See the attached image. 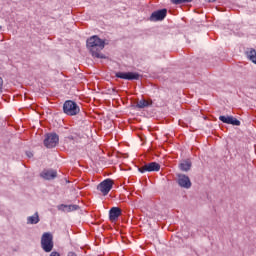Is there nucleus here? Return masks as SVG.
I'll return each mask as SVG.
<instances>
[{"mask_svg": "<svg viewBox=\"0 0 256 256\" xmlns=\"http://www.w3.org/2000/svg\"><path fill=\"white\" fill-rule=\"evenodd\" d=\"M191 162L190 160H183L180 164H179V169L180 171H190L191 170Z\"/></svg>", "mask_w": 256, "mask_h": 256, "instance_id": "nucleus-14", "label": "nucleus"}, {"mask_svg": "<svg viewBox=\"0 0 256 256\" xmlns=\"http://www.w3.org/2000/svg\"><path fill=\"white\" fill-rule=\"evenodd\" d=\"M167 17V9L155 11L150 16V21H163Z\"/></svg>", "mask_w": 256, "mask_h": 256, "instance_id": "nucleus-9", "label": "nucleus"}, {"mask_svg": "<svg viewBox=\"0 0 256 256\" xmlns=\"http://www.w3.org/2000/svg\"><path fill=\"white\" fill-rule=\"evenodd\" d=\"M118 79H125L126 81H139V73L137 72H118L116 73Z\"/></svg>", "mask_w": 256, "mask_h": 256, "instance_id": "nucleus-7", "label": "nucleus"}, {"mask_svg": "<svg viewBox=\"0 0 256 256\" xmlns=\"http://www.w3.org/2000/svg\"><path fill=\"white\" fill-rule=\"evenodd\" d=\"M41 247L45 253H51L53 251V234L45 232L41 237Z\"/></svg>", "mask_w": 256, "mask_h": 256, "instance_id": "nucleus-3", "label": "nucleus"}, {"mask_svg": "<svg viewBox=\"0 0 256 256\" xmlns=\"http://www.w3.org/2000/svg\"><path fill=\"white\" fill-rule=\"evenodd\" d=\"M68 256H77V254H75V252H69Z\"/></svg>", "mask_w": 256, "mask_h": 256, "instance_id": "nucleus-21", "label": "nucleus"}, {"mask_svg": "<svg viewBox=\"0 0 256 256\" xmlns=\"http://www.w3.org/2000/svg\"><path fill=\"white\" fill-rule=\"evenodd\" d=\"M178 185L183 187V189H191V179H189V176L187 175L179 174Z\"/></svg>", "mask_w": 256, "mask_h": 256, "instance_id": "nucleus-8", "label": "nucleus"}, {"mask_svg": "<svg viewBox=\"0 0 256 256\" xmlns=\"http://www.w3.org/2000/svg\"><path fill=\"white\" fill-rule=\"evenodd\" d=\"M1 29H3V26L0 25V31H1Z\"/></svg>", "mask_w": 256, "mask_h": 256, "instance_id": "nucleus-23", "label": "nucleus"}, {"mask_svg": "<svg viewBox=\"0 0 256 256\" xmlns=\"http://www.w3.org/2000/svg\"><path fill=\"white\" fill-rule=\"evenodd\" d=\"M161 165L157 162H150L148 164H145L144 166L138 168V171L140 173H151L153 171H160Z\"/></svg>", "mask_w": 256, "mask_h": 256, "instance_id": "nucleus-6", "label": "nucleus"}, {"mask_svg": "<svg viewBox=\"0 0 256 256\" xmlns=\"http://www.w3.org/2000/svg\"><path fill=\"white\" fill-rule=\"evenodd\" d=\"M151 105H153V101H147L145 99H142L137 102L136 107L138 109H145V107H151Z\"/></svg>", "mask_w": 256, "mask_h": 256, "instance_id": "nucleus-13", "label": "nucleus"}, {"mask_svg": "<svg viewBox=\"0 0 256 256\" xmlns=\"http://www.w3.org/2000/svg\"><path fill=\"white\" fill-rule=\"evenodd\" d=\"M86 47L90 51L92 57L96 59H105V55L101 53L105 49V40L99 38V36L94 35L87 39Z\"/></svg>", "mask_w": 256, "mask_h": 256, "instance_id": "nucleus-1", "label": "nucleus"}, {"mask_svg": "<svg viewBox=\"0 0 256 256\" xmlns=\"http://www.w3.org/2000/svg\"><path fill=\"white\" fill-rule=\"evenodd\" d=\"M59 143V136L55 133L47 134L44 139V145L47 149H53V147H57Z\"/></svg>", "mask_w": 256, "mask_h": 256, "instance_id": "nucleus-4", "label": "nucleus"}, {"mask_svg": "<svg viewBox=\"0 0 256 256\" xmlns=\"http://www.w3.org/2000/svg\"><path fill=\"white\" fill-rule=\"evenodd\" d=\"M98 191H101L102 195H109V191L113 189V180L105 179L98 186Z\"/></svg>", "mask_w": 256, "mask_h": 256, "instance_id": "nucleus-5", "label": "nucleus"}, {"mask_svg": "<svg viewBox=\"0 0 256 256\" xmlns=\"http://www.w3.org/2000/svg\"><path fill=\"white\" fill-rule=\"evenodd\" d=\"M219 120L222 121V123H226L227 125H236V127L241 125V121L237 120L233 116H219Z\"/></svg>", "mask_w": 256, "mask_h": 256, "instance_id": "nucleus-10", "label": "nucleus"}, {"mask_svg": "<svg viewBox=\"0 0 256 256\" xmlns=\"http://www.w3.org/2000/svg\"><path fill=\"white\" fill-rule=\"evenodd\" d=\"M50 256H61L58 252H51Z\"/></svg>", "mask_w": 256, "mask_h": 256, "instance_id": "nucleus-19", "label": "nucleus"}, {"mask_svg": "<svg viewBox=\"0 0 256 256\" xmlns=\"http://www.w3.org/2000/svg\"><path fill=\"white\" fill-rule=\"evenodd\" d=\"M206 1V3H215V1H217V0H205Z\"/></svg>", "mask_w": 256, "mask_h": 256, "instance_id": "nucleus-22", "label": "nucleus"}, {"mask_svg": "<svg viewBox=\"0 0 256 256\" xmlns=\"http://www.w3.org/2000/svg\"><path fill=\"white\" fill-rule=\"evenodd\" d=\"M247 58L252 61V63H255L256 65V51L255 50H250L247 52Z\"/></svg>", "mask_w": 256, "mask_h": 256, "instance_id": "nucleus-16", "label": "nucleus"}, {"mask_svg": "<svg viewBox=\"0 0 256 256\" xmlns=\"http://www.w3.org/2000/svg\"><path fill=\"white\" fill-rule=\"evenodd\" d=\"M0 93H3V78L0 77Z\"/></svg>", "mask_w": 256, "mask_h": 256, "instance_id": "nucleus-18", "label": "nucleus"}, {"mask_svg": "<svg viewBox=\"0 0 256 256\" xmlns=\"http://www.w3.org/2000/svg\"><path fill=\"white\" fill-rule=\"evenodd\" d=\"M74 207V209H77V206H73Z\"/></svg>", "mask_w": 256, "mask_h": 256, "instance_id": "nucleus-24", "label": "nucleus"}, {"mask_svg": "<svg viewBox=\"0 0 256 256\" xmlns=\"http://www.w3.org/2000/svg\"><path fill=\"white\" fill-rule=\"evenodd\" d=\"M27 157H29V158L33 157V153L32 152H27Z\"/></svg>", "mask_w": 256, "mask_h": 256, "instance_id": "nucleus-20", "label": "nucleus"}, {"mask_svg": "<svg viewBox=\"0 0 256 256\" xmlns=\"http://www.w3.org/2000/svg\"><path fill=\"white\" fill-rule=\"evenodd\" d=\"M191 1L193 0H171V3H173V5H181L183 3H191Z\"/></svg>", "mask_w": 256, "mask_h": 256, "instance_id": "nucleus-17", "label": "nucleus"}, {"mask_svg": "<svg viewBox=\"0 0 256 256\" xmlns=\"http://www.w3.org/2000/svg\"><path fill=\"white\" fill-rule=\"evenodd\" d=\"M80 111L81 109L79 108V105L75 103V101L67 100L63 104V112L65 115L73 117L75 115H79Z\"/></svg>", "mask_w": 256, "mask_h": 256, "instance_id": "nucleus-2", "label": "nucleus"}, {"mask_svg": "<svg viewBox=\"0 0 256 256\" xmlns=\"http://www.w3.org/2000/svg\"><path fill=\"white\" fill-rule=\"evenodd\" d=\"M27 223L29 225H37L39 223V213H35L34 215L27 218Z\"/></svg>", "mask_w": 256, "mask_h": 256, "instance_id": "nucleus-15", "label": "nucleus"}, {"mask_svg": "<svg viewBox=\"0 0 256 256\" xmlns=\"http://www.w3.org/2000/svg\"><path fill=\"white\" fill-rule=\"evenodd\" d=\"M41 177L43 179H46V180L50 181V179H55V177H57V171H55V170H44L41 173Z\"/></svg>", "mask_w": 256, "mask_h": 256, "instance_id": "nucleus-12", "label": "nucleus"}, {"mask_svg": "<svg viewBox=\"0 0 256 256\" xmlns=\"http://www.w3.org/2000/svg\"><path fill=\"white\" fill-rule=\"evenodd\" d=\"M121 208L119 207H112L109 211V219L110 221H117L119 217H121Z\"/></svg>", "mask_w": 256, "mask_h": 256, "instance_id": "nucleus-11", "label": "nucleus"}]
</instances>
